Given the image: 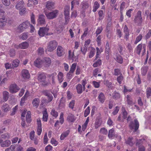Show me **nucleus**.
Wrapping results in <instances>:
<instances>
[{
    "label": "nucleus",
    "mask_w": 151,
    "mask_h": 151,
    "mask_svg": "<svg viewBox=\"0 0 151 151\" xmlns=\"http://www.w3.org/2000/svg\"><path fill=\"white\" fill-rule=\"evenodd\" d=\"M58 10H54L52 12H47L45 11L44 12L45 14L49 19H52L56 17L58 15Z\"/></svg>",
    "instance_id": "1"
},
{
    "label": "nucleus",
    "mask_w": 151,
    "mask_h": 151,
    "mask_svg": "<svg viewBox=\"0 0 151 151\" xmlns=\"http://www.w3.org/2000/svg\"><path fill=\"white\" fill-rule=\"evenodd\" d=\"M58 45V43L55 40L51 41L49 42L47 50L48 51L52 52L56 49Z\"/></svg>",
    "instance_id": "2"
},
{
    "label": "nucleus",
    "mask_w": 151,
    "mask_h": 151,
    "mask_svg": "<svg viewBox=\"0 0 151 151\" xmlns=\"http://www.w3.org/2000/svg\"><path fill=\"white\" fill-rule=\"evenodd\" d=\"M46 76L44 73H40L38 74L37 77L38 80L42 83V85L44 86L48 85L49 83L46 81Z\"/></svg>",
    "instance_id": "3"
},
{
    "label": "nucleus",
    "mask_w": 151,
    "mask_h": 151,
    "mask_svg": "<svg viewBox=\"0 0 151 151\" xmlns=\"http://www.w3.org/2000/svg\"><path fill=\"white\" fill-rule=\"evenodd\" d=\"M134 122L133 121H131L130 122L129 127L131 129H134L135 131H137L139 127V123L137 119H135L134 120Z\"/></svg>",
    "instance_id": "4"
},
{
    "label": "nucleus",
    "mask_w": 151,
    "mask_h": 151,
    "mask_svg": "<svg viewBox=\"0 0 151 151\" xmlns=\"http://www.w3.org/2000/svg\"><path fill=\"white\" fill-rule=\"evenodd\" d=\"M30 25V23L28 21H26L19 25L18 27V30L21 32L23 31Z\"/></svg>",
    "instance_id": "5"
},
{
    "label": "nucleus",
    "mask_w": 151,
    "mask_h": 151,
    "mask_svg": "<svg viewBox=\"0 0 151 151\" xmlns=\"http://www.w3.org/2000/svg\"><path fill=\"white\" fill-rule=\"evenodd\" d=\"M49 29L46 27H40L38 32V34L40 37H43L45 35H48L47 32Z\"/></svg>",
    "instance_id": "6"
},
{
    "label": "nucleus",
    "mask_w": 151,
    "mask_h": 151,
    "mask_svg": "<svg viewBox=\"0 0 151 151\" xmlns=\"http://www.w3.org/2000/svg\"><path fill=\"white\" fill-rule=\"evenodd\" d=\"M141 12L139 11L137 12V15L134 19L135 23H137L139 24H141L142 22V19L141 16Z\"/></svg>",
    "instance_id": "7"
},
{
    "label": "nucleus",
    "mask_w": 151,
    "mask_h": 151,
    "mask_svg": "<svg viewBox=\"0 0 151 151\" xmlns=\"http://www.w3.org/2000/svg\"><path fill=\"white\" fill-rule=\"evenodd\" d=\"M9 90L11 93H14L17 92L19 90V88L16 84H14L10 86Z\"/></svg>",
    "instance_id": "8"
},
{
    "label": "nucleus",
    "mask_w": 151,
    "mask_h": 151,
    "mask_svg": "<svg viewBox=\"0 0 151 151\" xmlns=\"http://www.w3.org/2000/svg\"><path fill=\"white\" fill-rule=\"evenodd\" d=\"M38 24L41 25L44 24L46 23L45 16L43 14H40L37 20Z\"/></svg>",
    "instance_id": "9"
},
{
    "label": "nucleus",
    "mask_w": 151,
    "mask_h": 151,
    "mask_svg": "<svg viewBox=\"0 0 151 151\" xmlns=\"http://www.w3.org/2000/svg\"><path fill=\"white\" fill-rule=\"evenodd\" d=\"M42 93L44 94L47 97V103L51 102L53 99V97L52 94L50 93L48 90H46L43 91Z\"/></svg>",
    "instance_id": "10"
},
{
    "label": "nucleus",
    "mask_w": 151,
    "mask_h": 151,
    "mask_svg": "<svg viewBox=\"0 0 151 151\" xmlns=\"http://www.w3.org/2000/svg\"><path fill=\"white\" fill-rule=\"evenodd\" d=\"M21 74L22 78L24 79H27L30 78V74L28 70H23L21 72Z\"/></svg>",
    "instance_id": "11"
},
{
    "label": "nucleus",
    "mask_w": 151,
    "mask_h": 151,
    "mask_svg": "<svg viewBox=\"0 0 151 151\" xmlns=\"http://www.w3.org/2000/svg\"><path fill=\"white\" fill-rule=\"evenodd\" d=\"M16 8L17 9H26L24 3L23 1H21L16 4Z\"/></svg>",
    "instance_id": "12"
},
{
    "label": "nucleus",
    "mask_w": 151,
    "mask_h": 151,
    "mask_svg": "<svg viewBox=\"0 0 151 151\" xmlns=\"http://www.w3.org/2000/svg\"><path fill=\"white\" fill-rule=\"evenodd\" d=\"M64 49L61 46H58L57 50V55L59 57H61L65 54L64 51Z\"/></svg>",
    "instance_id": "13"
},
{
    "label": "nucleus",
    "mask_w": 151,
    "mask_h": 151,
    "mask_svg": "<svg viewBox=\"0 0 151 151\" xmlns=\"http://www.w3.org/2000/svg\"><path fill=\"white\" fill-rule=\"evenodd\" d=\"M37 134L38 135H40L42 132V129L41 128V121L40 118H38L37 120Z\"/></svg>",
    "instance_id": "14"
},
{
    "label": "nucleus",
    "mask_w": 151,
    "mask_h": 151,
    "mask_svg": "<svg viewBox=\"0 0 151 151\" xmlns=\"http://www.w3.org/2000/svg\"><path fill=\"white\" fill-rule=\"evenodd\" d=\"M43 63H44V65L45 67H49L51 63L50 58L48 57L45 58Z\"/></svg>",
    "instance_id": "15"
},
{
    "label": "nucleus",
    "mask_w": 151,
    "mask_h": 151,
    "mask_svg": "<svg viewBox=\"0 0 151 151\" xmlns=\"http://www.w3.org/2000/svg\"><path fill=\"white\" fill-rule=\"evenodd\" d=\"M1 109L2 111L5 112H7L10 110L11 108L7 104L4 103L2 106Z\"/></svg>",
    "instance_id": "16"
},
{
    "label": "nucleus",
    "mask_w": 151,
    "mask_h": 151,
    "mask_svg": "<svg viewBox=\"0 0 151 151\" xmlns=\"http://www.w3.org/2000/svg\"><path fill=\"white\" fill-rule=\"evenodd\" d=\"M43 62L40 58H37L34 62V65L38 68L41 67V65Z\"/></svg>",
    "instance_id": "17"
},
{
    "label": "nucleus",
    "mask_w": 151,
    "mask_h": 151,
    "mask_svg": "<svg viewBox=\"0 0 151 151\" xmlns=\"http://www.w3.org/2000/svg\"><path fill=\"white\" fill-rule=\"evenodd\" d=\"M40 103L39 99L38 98H35L32 101V104L34 107L37 108L38 106Z\"/></svg>",
    "instance_id": "18"
},
{
    "label": "nucleus",
    "mask_w": 151,
    "mask_h": 151,
    "mask_svg": "<svg viewBox=\"0 0 151 151\" xmlns=\"http://www.w3.org/2000/svg\"><path fill=\"white\" fill-rule=\"evenodd\" d=\"M83 88L82 85L80 84H78L76 86V88L78 94H81L83 92Z\"/></svg>",
    "instance_id": "19"
},
{
    "label": "nucleus",
    "mask_w": 151,
    "mask_h": 151,
    "mask_svg": "<svg viewBox=\"0 0 151 151\" xmlns=\"http://www.w3.org/2000/svg\"><path fill=\"white\" fill-rule=\"evenodd\" d=\"M11 142L9 140H6L1 143V145L2 147H8L10 145Z\"/></svg>",
    "instance_id": "20"
},
{
    "label": "nucleus",
    "mask_w": 151,
    "mask_h": 151,
    "mask_svg": "<svg viewBox=\"0 0 151 151\" xmlns=\"http://www.w3.org/2000/svg\"><path fill=\"white\" fill-rule=\"evenodd\" d=\"M115 60L117 62L119 63L122 64L123 63V58L119 54H116V58Z\"/></svg>",
    "instance_id": "21"
},
{
    "label": "nucleus",
    "mask_w": 151,
    "mask_h": 151,
    "mask_svg": "<svg viewBox=\"0 0 151 151\" xmlns=\"http://www.w3.org/2000/svg\"><path fill=\"white\" fill-rule=\"evenodd\" d=\"M124 31L125 34V37L126 39V40H127L129 38V34L128 32V29L126 25H125L124 27Z\"/></svg>",
    "instance_id": "22"
},
{
    "label": "nucleus",
    "mask_w": 151,
    "mask_h": 151,
    "mask_svg": "<svg viewBox=\"0 0 151 151\" xmlns=\"http://www.w3.org/2000/svg\"><path fill=\"white\" fill-rule=\"evenodd\" d=\"M9 93L7 91H4L3 92V99L5 101H7L9 97Z\"/></svg>",
    "instance_id": "23"
},
{
    "label": "nucleus",
    "mask_w": 151,
    "mask_h": 151,
    "mask_svg": "<svg viewBox=\"0 0 151 151\" xmlns=\"http://www.w3.org/2000/svg\"><path fill=\"white\" fill-rule=\"evenodd\" d=\"M19 46L20 49H26L28 47L29 44L27 42H24L19 44Z\"/></svg>",
    "instance_id": "24"
},
{
    "label": "nucleus",
    "mask_w": 151,
    "mask_h": 151,
    "mask_svg": "<svg viewBox=\"0 0 151 151\" xmlns=\"http://www.w3.org/2000/svg\"><path fill=\"white\" fill-rule=\"evenodd\" d=\"M55 3L54 2L48 1L47 2L46 6L47 9H54Z\"/></svg>",
    "instance_id": "25"
},
{
    "label": "nucleus",
    "mask_w": 151,
    "mask_h": 151,
    "mask_svg": "<svg viewBox=\"0 0 151 151\" xmlns=\"http://www.w3.org/2000/svg\"><path fill=\"white\" fill-rule=\"evenodd\" d=\"M98 97L99 101L101 103L104 102L105 100V97L103 93L101 92L99 94Z\"/></svg>",
    "instance_id": "26"
},
{
    "label": "nucleus",
    "mask_w": 151,
    "mask_h": 151,
    "mask_svg": "<svg viewBox=\"0 0 151 151\" xmlns=\"http://www.w3.org/2000/svg\"><path fill=\"white\" fill-rule=\"evenodd\" d=\"M19 61L18 59L14 60L12 62V68H14L18 67L19 63Z\"/></svg>",
    "instance_id": "27"
},
{
    "label": "nucleus",
    "mask_w": 151,
    "mask_h": 151,
    "mask_svg": "<svg viewBox=\"0 0 151 151\" xmlns=\"http://www.w3.org/2000/svg\"><path fill=\"white\" fill-rule=\"evenodd\" d=\"M6 20L4 18H0V27H3L6 24Z\"/></svg>",
    "instance_id": "28"
},
{
    "label": "nucleus",
    "mask_w": 151,
    "mask_h": 151,
    "mask_svg": "<svg viewBox=\"0 0 151 151\" xmlns=\"http://www.w3.org/2000/svg\"><path fill=\"white\" fill-rule=\"evenodd\" d=\"M70 131L68 130L64 132H63L61 135L60 139L61 140H63L64 139L67 137L69 134Z\"/></svg>",
    "instance_id": "29"
},
{
    "label": "nucleus",
    "mask_w": 151,
    "mask_h": 151,
    "mask_svg": "<svg viewBox=\"0 0 151 151\" xmlns=\"http://www.w3.org/2000/svg\"><path fill=\"white\" fill-rule=\"evenodd\" d=\"M145 140L144 139H141L136 140V145L138 147L142 146V145L143 144V142Z\"/></svg>",
    "instance_id": "30"
},
{
    "label": "nucleus",
    "mask_w": 151,
    "mask_h": 151,
    "mask_svg": "<svg viewBox=\"0 0 151 151\" xmlns=\"http://www.w3.org/2000/svg\"><path fill=\"white\" fill-rule=\"evenodd\" d=\"M112 97L113 99H118L120 98V95L119 93L115 91L113 94Z\"/></svg>",
    "instance_id": "31"
},
{
    "label": "nucleus",
    "mask_w": 151,
    "mask_h": 151,
    "mask_svg": "<svg viewBox=\"0 0 151 151\" xmlns=\"http://www.w3.org/2000/svg\"><path fill=\"white\" fill-rule=\"evenodd\" d=\"M31 112L28 111L27 112V114L26 116V121L28 123H30L31 121Z\"/></svg>",
    "instance_id": "32"
},
{
    "label": "nucleus",
    "mask_w": 151,
    "mask_h": 151,
    "mask_svg": "<svg viewBox=\"0 0 151 151\" xmlns=\"http://www.w3.org/2000/svg\"><path fill=\"white\" fill-rule=\"evenodd\" d=\"M148 67L145 66L142 67L141 68L142 74L143 76H145L147 73L148 70Z\"/></svg>",
    "instance_id": "33"
},
{
    "label": "nucleus",
    "mask_w": 151,
    "mask_h": 151,
    "mask_svg": "<svg viewBox=\"0 0 151 151\" xmlns=\"http://www.w3.org/2000/svg\"><path fill=\"white\" fill-rule=\"evenodd\" d=\"M133 139V138H129L127 140L126 142V143L131 146H132L134 144V143L132 142Z\"/></svg>",
    "instance_id": "34"
},
{
    "label": "nucleus",
    "mask_w": 151,
    "mask_h": 151,
    "mask_svg": "<svg viewBox=\"0 0 151 151\" xmlns=\"http://www.w3.org/2000/svg\"><path fill=\"white\" fill-rule=\"evenodd\" d=\"M142 46V44H139L137 47L136 52L138 55H139Z\"/></svg>",
    "instance_id": "35"
},
{
    "label": "nucleus",
    "mask_w": 151,
    "mask_h": 151,
    "mask_svg": "<svg viewBox=\"0 0 151 151\" xmlns=\"http://www.w3.org/2000/svg\"><path fill=\"white\" fill-rule=\"evenodd\" d=\"M67 119L68 121L71 122H74L75 120L74 116L72 114H70L68 116Z\"/></svg>",
    "instance_id": "36"
},
{
    "label": "nucleus",
    "mask_w": 151,
    "mask_h": 151,
    "mask_svg": "<svg viewBox=\"0 0 151 151\" xmlns=\"http://www.w3.org/2000/svg\"><path fill=\"white\" fill-rule=\"evenodd\" d=\"M127 101L128 104L132 106L134 104L133 102L132 101V99L129 96H127Z\"/></svg>",
    "instance_id": "37"
},
{
    "label": "nucleus",
    "mask_w": 151,
    "mask_h": 151,
    "mask_svg": "<svg viewBox=\"0 0 151 151\" xmlns=\"http://www.w3.org/2000/svg\"><path fill=\"white\" fill-rule=\"evenodd\" d=\"M43 114V120L45 122H47V121L48 118L47 111H44Z\"/></svg>",
    "instance_id": "38"
},
{
    "label": "nucleus",
    "mask_w": 151,
    "mask_h": 151,
    "mask_svg": "<svg viewBox=\"0 0 151 151\" xmlns=\"http://www.w3.org/2000/svg\"><path fill=\"white\" fill-rule=\"evenodd\" d=\"M76 63H74L72 64L70 71H69V73H73L74 71L76 68Z\"/></svg>",
    "instance_id": "39"
},
{
    "label": "nucleus",
    "mask_w": 151,
    "mask_h": 151,
    "mask_svg": "<svg viewBox=\"0 0 151 151\" xmlns=\"http://www.w3.org/2000/svg\"><path fill=\"white\" fill-rule=\"evenodd\" d=\"M58 78L59 83H61L63 80V75L62 73L60 72L58 73Z\"/></svg>",
    "instance_id": "40"
},
{
    "label": "nucleus",
    "mask_w": 151,
    "mask_h": 151,
    "mask_svg": "<svg viewBox=\"0 0 151 151\" xmlns=\"http://www.w3.org/2000/svg\"><path fill=\"white\" fill-rule=\"evenodd\" d=\"M81 5L82 8L83 9H85L88 8L89 5L86 2H82Z\"/></svg>",
    "instance_id": "41"
},
{
    "label": "nucleus",
    "mask_w": 151,
    "mask_h": 151,
    "mask_svg": "<svg viewBox=\"0 0 151 151\" xmlns=\"http://www.w3.org/2000/svg\"><path fill=\"white\" fill-rule=\"evenodd\" d=\"M101 60L100 59H99L96 62L93 64V66L94 67H96L101 65Z\"/></svg>",
    "instance_id": "42"
},
{
    "label": "nucleus",
    "mask_w": 151,
    "mask_h": 151,
    "mask_svg": "<svg viewBox=\"0 0 151 151\" xmlns=\"http://www.w3.org/2000/svg\"><path fill=\"white\" fill-rule=\"evenodd\" d=\"M146 94L147 98L151 96V88L150 87L147 88L146 89Z\"/></svg>",
    "instance_id": "43"
},
{
    "label": "nucleus",
    "mask_w": 151,
    "mask_h": 151,
    "mask_svg": "<svg viewBox=\"0 0 151 151\" xmlns=\"http://www.w3.org/2000/svg\"><path fill=\"white\" fill-rule=\"evenodd\" d=\"M64 14H65V22L66 23V24L68 23V22L69 21V16H68V14H66V12H67L68 13V10H64Z\"/></svg>",
    "instance_id": "44"
},
{
    "label": "nucleus",
    "mask_w": 151,
    "mask_h": 151,
    "mask_svg": "<svg viewBox=\"0 0 151 151\" xmlns=\"http://www.w3.org/2000/svg\"><path fill=\"white\" fill-rule=\"evenodd\" d=\"M109 44L108 42H107L106 45L105 53L106 54H109Z\"/></svg>",
    "instance_id": "45"
},
{
    "label": "nucleus",
    "mask_w": 151,
    "mask_h": 151,
    "mask_svg": "<svg viewBox=\"0 0 151 151\" xmlns=\"http://www.w3.org/2000/svg\"><path fill=\"white\" fill-rule=\"evenodd\" d=\"M114 132V129L113 128H112L110 129L109 131V134H108V137L109 138H112L113 136V133Z\"/></svg>",
    "instance_id": "46"
},
{
    "label": "nucleus",
    "mask_w": 151,
    "mask_h": 151,
    "mask_svg": "<svg viewBox=\"0 0 151 151\" xmlns=\"http://www.w3.org/2000/svg\"><path fill=\"white\" fill-rule=\"evenodd\" d=\"M114 75L115 76H118L122 75L121 72L120 70L119 69H115L114 70Z\"/></svg>",
    "instance_id": "47"
},
{
    "label": "nucleus",
    "mask_w": 151,
    "mask_h": 151,
    "mask_svg": "<svg viewBox=\"0 0 151 151\" xmlns=\"http://www.w3.org/2000/svg\"><path fill=\"white\" fill-rule=\"evenodd\" d=\"M9 55L11 57H13L15 55V52L14 49H11L9 51Z\"/></svg>",
    "instance_id": "48"
},
{
    "label": "nucleus",
    "mask_w": 151,
    "mask_h": 151,
    "mask_svg": "<svg viewBox=\"0 0 151 151\" xmlns=\"http://www.w3.org/2000/svg\"><path fill=\"white\" fill-rule=\"evenodd\" d=\"M20 37L23 40H26L27 38L28 35L27 33H23L20 36Z\"/></svg>",
    "instance_id": "49"
},
{
    "label": "nucleus",
    "mask_w": 151,
    "mask_h": 151,
    "mask_svg": "<svg viewBox=\"0 0 151 151\" xmlns=\"http://www.w3.org/2000/svg\"><path fill=\"white\" fill-rule=\"evenodd\" d=\"M142 35L141 34H140L136 38V40L134 42L135 44H137L138 42L140 41L142 39Z\"/></svg>",
    "instance_id": "50"
},
{
    "label": "nucleus",
    "mask_w": 151,
    "mask_h": 151,
    "mask_svg": "<svg viewBox=\"0 0 151 151\" xmlns=\"http://www.w3.org/2000/svg\"><path fill=\"white\" fill-rule=\"evenodd\" d=\"M3 4L6 6H9L10 4V0H1Z\"/></svg>",
    "instance_id": "51"
},
{
    "label": "nucleus",
    "mask_w": 151,
    "mask_h": 151,
    "mask_svg": "<svg viewBox=\"0 0 151 151\" xmlns=\"http://www.w3.org/2000/svg\"><path fill=\"white\" fill-rule=\"evenodd\" d=\"M123 77L122 75H120L117 78V81L119 83L121 84L122 83V81H123Z\"/></svg>",
    "instance_id": "52"
},
{
    "label": "nucleus",
    "mask_w": 151,
    "mask_h": 151,
    "mask_svg": "<svg viewBox=\"0 0 151 151\" xmlns=\"http://www.w3.org/2000/svg\"><path fill=\"white\" fill-rule=\"evenodd\" d=\"M31 20L32 23L33 24H35V16L33 13L31 15Z\"/></svg>",
    "instance_id": "53"
},
{
    "label": "nucleus",
    "mask_w": 151,
    "mask_h": 151,
    "mask_svg": "<svg viewBox=\"0 0 151 151\" xmlns=\"http://www.w3.org/2000/svg\"><path fill=\"white\" fill-rule=\"evenodd\" d=\"M100 132L102 134H107V130L105 128H101L100 130Z\"/></svg>",
    "instance_id": "54"
},
{
    "label": "nucleus",
    "mask_w": 151,
    "mask_h": 151,
    "mask_svg": "<svg viewBox=\"0 0 151 151\" xmlns=\"http://www.w3.org/2000/svg\"><path fill=\"white\" fill-rule=\"evenodd\" d=\"M51 114L54 116L55 117H57L58 116V112L55 111V110L52 109L51 112Z\"/></svg>",
    "instance_id": "55"
},
{
    "label": "nucleus",
    "mask_w": 151,
    "mask_h": 151,
    "mask_svg": "<svg viewBox=\"0 0 151 151\" xmlns=\"http://www.w3.org/2000/svg\"><path fill=\"white\" fill-rule=\"evenodd\" d=\"M90 113V107H88L84 112V116L86 117Z\"/></svg>",
    "instance_id": "56"
},
{
    "label": "nucleus",
    "mask_w": 151,
    "mask_h": 151,
    "mask_svg": "<svg viewBox=\"0 0 151 151\" xmlns=\"http://www.w3.org/2000/svg\"><path fill=\"white\" fill-rule=\"evenodd\" d=\"M57 75V73L55 72H54L52 73V76L51 77L52 80V83L53 84H54L55 83V76H56Z\"/></svg>",
    "instance_id": "57"
},
{
    "label": "nucleus",
    "mask_w": 151,
    "mask_h": 151,
    "mask_svg": "<svg viewBox=\"0 0 151 151\" xmlns=\"http://www.w3.org/2000/svg\"><path fill=\"white\" fill-rule=\"evenodd\" d=\"M95 52V49H92L90 52L89 55V57L90 58H92L94 55Z\"/></svg>",
    "instance_id": "58"
},
{
    "label": "nucleus",
    "mask_w": 151,
    "mask_h": 151,
    "mask_svg": "<svg viewBox=\"0 0 151 151\" xmlns=\"http://www.w3.org/2000/svg\"><path fill=\"white\" fill-rule=\"evenodd\" d=\"M102 30V28L101 27H99L98 28L96 32V34L97 35V36L99 34H100Z\"/></svg>",
    "instance_id": "59"
},
{
    "label": "nucleus",
    "mask_w": 151,
    "mask_h": 151,
    "mask_svg": "<svg viewBox=\"0 0 151 151\" xmlns=\"http://www.w3.org/2000/svg\"><path fill=\"white\" fill-rule=\"evenodd\" d=\"M27 97L26 96H24L21 99L20 101V105L21 106H23V104L24 103V101Z\"/></svg>",
    "instance_id": "60"
},
{
    "label": "nucleus",
    "mask_w": 151,
    "mask_h": 151,
    "mask_svg": "<svg viewBox=\"0 0 151 151\" xmlns=\"http://www.w3.org/2000/svg\"><path fill=\"white\" fill-rule=\"evenodd\" d=\"M83 49L82 47L81 48V50L82 52V53L84 55H85L86 54V53L87 50V47H85L84 46V47H83Z\"/></svg>",
    "instance_id": "61"
},
{
    "label": "nucleus",
    "mask_w": 151,
    "mask_h": 151,
    "mask_svg": "<svg viewBox=\"0 0 151 151\" xmlns=\"http://www.w3.org/2000/svg\"><path fill=\"white\" fill-rule=\"evenodd\" d=\"M119 48H118V50L119 51V53L121 54H123L122 51L123 50V48L122 46L120 45H119Z\"/></svg>",
    "instance_id": "62"
},
{
    "label": "nucleus",
    "mask_w": 151,
    "mask_h": 151,
    "mask_svg": "<svg viewBox=\"0 0 151 151\" xmlns=\"http://www.w3.org/2000/svg\"><path fill=\"white\" fill-rule=\"evenodd\" d=\"M75 104V101L72 100L69 104V107L71 109H73Z\"/></svg>",
    "instance_id": "63"
},
{
    "label": "nucleus",
    "mask_w": 151,
    "mask_h": 151,
    "mask_svg": "<svg viewBox=\"0 0 151 151\" xmlns=\"http://www.w3.org/2000/svg\"><path fill=\"white\" fill-rule=\"evenodd\" d=\"M99 3L97 1H96L94 4L93 7L94 9H97L99 7Z\"/></svg>",
    "instance_id": "64"
}]
</instances>
